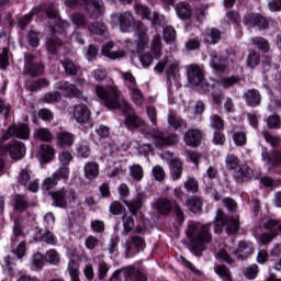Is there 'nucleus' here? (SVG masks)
<instances>
[{
	"label": "nucleus",
	"mask_w": 281,
	"mask_h": 281,
	"mask_svg": "<svg viewBox=\"0 0 281 281\" xmlns=\"http://www.w3.org/2000/svg\"><path fill=\"white\" fill-rule=\"evenodd\" d=\"M154 69L157 71V74H164L165 71L167 76L175 78L181 68L179 66V60H177L175 57H166L158 61Z\"/></svg>",
	"instance_id": "6"
},
{
	"label": "nucleus",
	"mask_w": 281,
	"mask_h": 281,
	"mask_svg": "<svg viewBox=\"0 0 281 281\" xmlns=\"http://www.w3.org/2000/svg\"><path fill=\"white\" fill-rule=\"evenodd\" d=\"M233 254L239 260H245V258H249L254 254V245L247 241H239L238 249L236 251L233 250Z\"/></svg>",
	"instance_id": "26"
},
{
	"label": "nucleus",
	"mask_w": 281,
	"mask_h": 281,
	"mask_svg": "<svg viewBox=\"0 0 281 281\" xmlns=\"http://www.w3.org/2000/svg\"><path fill=\"white\" fill-rule=\"evenodd\" d=\"M124 247L126 256H133L135 251H144L146 249V239L140 235H133L125 243Z\"/></svg>",
	"instance_id": "11"
},
{
	"label": "nucleus",
	"mask_w": 281,
	"mask_h": 281,
	"mask_svg": "<svg viewBox=\"0 0 281 281\" xmlns=\"http://www.w3.org/2000/svg\"><path fill=\"white\" fill-rule=\"evenodd\" d=\"M201 139H203V134L200 130L191 128L184 134V142L187 146H192V148H196V146L201 144Z\"/></svg>",
	"instance_id": "23"
},
{
	"label": "nucleus",
	"mask_w": 281,
	"mask_h": 281,
	"mask_svg": "<svg viewBox=\"0 0 281 281\" xmlns=\"http://www.w3.org/2000/svg\"><path fill=\"white\" fill-rule=\"evenodd\" d=\"M213 225L215 234H222L223 227H225L228 234H236V232L240 229V221L238 217L225 216V213L221 209L216 212Z\"/></svg>",
	"instance_id": "3"
},
{
	"label": "nucleus",
	"mask_w": 281,
	"mask_h": 281,
	"mask_svg": "<svg viewBox=\"0 0 281 281\" xmlns=\"http://www.w3.org/2000/svg\"><path fill=\"white\" fill-rule=\"evenodd\" d=\"M137 271H139V270H136L135 267H133V266L123 268V276L125 278V281H134V280H136Z\"/></svg>",
	"instance_id": "56"
},
{
	"label": "nucleus",
	"mask_w": 281,
	"mask_h": 281,
	"mask_svg": "<svg viewBox=\"0 0 281 281\" xmlns=\"http://www.w3.org/2000/svg\"><path fill=\"white\" fill-rule=\"evenodd\" d=\"M34 239L38 243H46V245H56V235L49 231L44 232L43 229H38Z\"/></svg>",
	"instance_id": "30"
},
{
	"label": "nucleus",
	"mask_w": 281,
	"mask_h": 281,
	"mask_svg": "<svg viewBox=\"0 0 281 281\" xmlns=\"http://www.w3.org/2000/svg\"><path fill=\"white\" fill-rule=\"evenodd\" d=\"M175 38H177V32L172 26H167L164 30V41L166 43H175Z\"/></svg>",
	"instance_id": "58"
},
{
	"label": "nucleus",
	"mask_w": 281,
	"mask_h": 281,
	"mask_svg": "<svg viewBox=\"0 0 281 281\" xmlns=\"http://www.w3.org/2000/svg\"><path fill=\"white\" fill-rule=\"evenodd\" d=\"M261 157L262 161H265L268 166H272V168L281 169V150L274 149L269 153L266 147L261 148Z\"/></svg>",
	"instance_id": "14"
},
{
	"label": "nucleus",
	"mask_w": 281,
	"mask_h": 281,
	"mask_svg": "<svg viewBox=\"0 0 281 281\" xmlns=\"http://www.w3.org/2000/svg\"><path fill=\"white\" fill-rule=\"evenodd\" d=\"M57 186L58 180L54 176L44 179V181L42 182V189L46 191L54 190V188H56Z\"/></svg>",
	"instance_id": "57"
},
{
	"label": "nucleus",
	"mask_w": 281,
	"mask_h": 281,
	"mask_svg": "<svg viewBox=\"0 0 281 281\" xmlns=\"http://www.w3.org/2000/svg\"><path fill=\"white\" fill-rule=\"evenodd\" d=\"M54 207H67L71 201H76V190L71 188H63L50 193Z\"/></svg>",
	"instance_id": "4"
},
{
	"label": "nucleus",
	"mask_w": 281,
	"mask_h": 281,
	"mask_svg": "<svg viewBox=\"0 0 281 281\" xmlns=\"http://www.w3.org/2000/svg\"><path fill=\"white\" fill-rule=\"evenodd\" d=\"M132 94V101L136 106H144V94H142V90L137 86H133L130 88Z\"/></svg>",
	"instance_id": "44"
},
{
	"label": "nucleus",
	"mask_w": 281,
	"mask_h": 281,
	"mask_svg": "<svg viewBox=\"0 0 281 281\" xmlns=\"http://www.w3.org/2000/svg\"><path fill=\"white\" fill-rule=\"evenodd\" d=\"M214 271L223 281H232V272L225 265L215 266Z\"/></svg>",
	"instance_id": "45"
},
{
	"label": "nucleus",
	"mask_w": 281,
	"mask_h": 281,
	"mask_svg": "<svg viewBox=\"0 0 281 281\" xmlns=\"http://www.w3.org/2000/svg\"><path fill=\"white\" fill-rule=\"evenodd\" d=\"M126 209L124 207V204L117 201H113L110 204V212L113 214V216H120Z\"/></svg>",
	"instance_id": "61"
},
{
	"label": "nucleus",
	"mask_w": 281,
	"mask_h": 281,
	"mask_svg": "<svg viewBox=\"0 0 281 281\" xmlns=\"http://www.w3.org/2000/svg\"><path fill=\"white\" fill-rule=\"evenodd\" d=\"M56 142L59 148H71V146H74V142H76V137L69 132H59L57 134Z\"/></svg>",
	"instance_id": "25"
},
{
	"label": "nucleus",
	"mask_w": 281,
	"mask_h": 281,
	"mask_svg": "<svg viewBox=\"0 0 281 281\" xmlns=\"http://www.w3.org/2000/svg\"><path fill=\"white\" fill-rule=\"evenodd\" d=\"M113 47H115L113 42L106 43L102 48L103 56L110 58V60H120V58H124V56H126V52H124V49L111 50Z\"/></svg>",
	"instance_id": "22"
},
{
	"label": "nucleus",
	"mask_w": 281,
	"mask_h": 281,
	"mask_svg": "<svg viewBox=\"0 0 281 281\" xmlns=\"http://www.w3.org/2000/svg\"><path fill=\"white\" fill-rule=\"evenodd\" d=\"M124 124L130 131H133L135 128H142L145 122L142 120V117H139V115L132 113L125 116Z\"/></svg>",
	"instance_id": "29"
},
{
	"label": "nucleus",
	"mask_w": 281,
	"mask_h": 281,
	"mask_svg": "<svg viewBox=\"0 0 281 281\" xmlns=\"http://www.w3.org/2000/svg\"><path fill=\"white\" fill-rule=\"evenodd\" d=\"M86 3V12L90 19H100L104 12V4L102 0H83Z\"/></svg>",
	"instance_id": "15"
},
{
	"label": "nucleus",
	"mask_w": 281,
	"mask_h": 281,
	"mask_svg": "<svg viewBox=\"0 0 281 281\" xmlns=\"http://www.w3.org/2000/svg\"><path fill=\"white\" fill-rule=\"evenodd\" d=\"M176 12L179 19H190L192 16V8L186 2H179L176 7Z\"/></svg>",
	"instance_id": "38"
},
{
	"label": "nucleus",
	"mask_w": 281,
	"mask_h": 281,
	"mask_svg": "<svg viewBox=\"0 0 281 281\" xmlns=\"http://www.w3.org/2000/svg\"><path fill=\"white\" fill-rule=\"evenodd\" d=\"M69 175H70L69 168L68 167H61L53 173V177L57 181H68L69 180Z\"/></svg>",
	"instance_id": "51"
},
{
	"label": "nucleus",
	"mask_w": 281,
	"mask_h": 281,
	"mask_svg": "<svg viewBox=\"0 0 281 281\" xmlns=\"http://www.w3.org/2000/svg\"><path fill=\"white\" fill-rule=\"evenodd\" d=\"M251 175H254V171L247 165H241L234 169V179L237 183H245L247 179H250Z\"/></svg>",
	"instance_id": "24"
},
{
	"label": "nucleus",
	"mask_w": 281,
	"mask_h": 281,
	"mask_svg": "<svg viewBox=\"0 0 281 281\" xmlns=\"http://www.w3.org/2000/svg\"><path fill=\"white\" fill-rule=\"evenodd\" d=\"M30 172H27L25 169H22L18 178L19 183L24 186V188H27L30 192H38V181L34 180L30 182Z\"/></svg>",
	"instance_id": "21"
},
{
	"label": "nucleus",
	"mask_w": 281,
	"mask_h": 281,
	"mask_svg": "<svg viewBox=\"0 0 281 281\" xmlns=\"http://www.w3.org/2000/svg\"><path fill=\"white\" fill-rule=\"evenodd\" d=\"M244 23L245 25H248V27H259L260 30H267V27H269V22L260 14H246Z\"/></svg>",
	"instance_id": "16"
},
{
	"label": "nucleus",
	"mask_w": 281,
	"mask_h": 281,
	"mask_svg": "<svg viewBox=\"0 0 281 281\" xmlns=\"http://www.w3.org/2000/svg\"><path fill=\"white\" fill-rule=\"evenodd\" d=\"M60 63L67 76H78V72L80 71V66H78L70 59H64Z\"/></svg>",
	"instance_id": "36"
},
{
	"label": "nucleus",
	"mask_w": 281,
	"mask_h": 281,
	"mask_svg": "<svg viewBox=\"0 0 281 281\" xmlns=\"http://www.w3.org/2000/svg\"><path fill=\"white\" fill-rule=\"evenodd\" d=\"M175 206V202L164 198L157 201L156 207L159 214L167 216L170 212H172V207Z\"/></svg>",
	"instance_id": "34"
},
{
	"label": "nucleus",
	"mask_w": 281,
	"mask_h": 281,
	"mask_svg": "<svg viewBox=\"0 0 281 281\" xmlns=\"http://www.w3.org/2000/svg\"><path fill=\"white\" fill-rule=\"evenodd\" d=\"M153 52H154L156 58L161 57V37L159 35L154 36Z\"/></svg>",
	"instance_id": "64"
},
{
	"label": "nucleus",
	"mask_w": 281,
	"mask_h": 281,
	"mask_svg": "<svg viewBox=\"0 0 281 281\" xmlns=\"http://www.w3.org/2000/svg\"><path fill=\"white\" fill-rule=\"evenodd\" d=\"M68 272L71 281H80V265L76 260H70L68 263Z\"/></svg>",
	"instance_id": "42"
},
{
	"label": "nucleus",
	"mask_w": 281,
	"mask_h": 281,
	"mask_svg": "<svg viewBox=\"0 0 281 281\" xmlns=\"http://www.w3.org/2000/svg\"><path fill=\"white\" fill-rule=\"evenodd\" d=\"M243 99L246 102L247 106H260V103L262 102V95H260V91L256 90V89H250L247 90L244 95Z\"/></svg>",
	"instance_id": "19"
},
{
	"label": "nucleus",
	"mask_w": 281,
	"mask_h": 281,
	"mask_svg": "<svg viewBox=\"0 0 281 281\" xmlns=\"http://www.w3.org/2000/svg\"><path fill=\"white\" fill-rule=\"evenodd\" d=\"M41 10H43V7H37L34 8L30 14L24 15L21 20H20V27L25 29V26L30 25V22L32 21V16H34V14H38V12H41Z\"/></svg>",
	"instance_id": "52"
},
{
	"label": "nucleus",
	"mask_w": 281,
	"mask_h": 281,
	"mask_svg": "<svg viewBox=\"0 0 281 281\" xmlns=\"http://www.w3.org/2000/svg\"><path fill=\"white\" fill-rule=\"evenodd\" d=\"M204 43L216 45L221 41V31L216 29H206L203 33Z\"/></svg>",
	"instance_id": "31"
},
{
	"label": "nucleus",
	"mask_w": 281,
	"mask_h": 281,
	"mask_svg": "<svg viewBox=\"0 0 281 281\" xmlns=\"http://www.w3.org/2000/svg\"><path fill=\"white\" fill-rule=\"evenodd\" d=\"M74 119L78 124H87L91 120V110L85 103L75 105L72 111Z\"/></svg>",
	"instance_id": "17"
},
{
	"label": "nucleus",
	"mask_w": 281,
	"mask_h": 281,
	"mask_svg": "<svg viewBox=\"0 0 281 281\" xmlns=\"http://www.w3.org/2000/svg\"><path fill=\"white\" fill-rule=\"evenodd\" d=\"M259 65H260V53L256 50H251L247 57V67H250V69H255V67H258Z\"/></svg>",
	"instance_id": "47"
},
{
	"label": "nucleus",
	"mask_w": 281,
	"mask_h": 281,
	"mask_svg": "<svg viewBox=\"0 0 281 281\" xmlns=\"http://www.w3.org/2000/svg\"><path fill=\"white\" fill-rule=\"evenodd\" d=\"M210 227H212V223L201 224L199 222H191L188 225L186 231L187 236L190 238L192 243L191 251L194 256H200L203 251V247L201 245H205L211 243L212 233H210Z\"/></svg>",
	"instance_id": "2"
},
{
	"label": "nucleus",
	"mask_w": 281,
	"mask_h": 281,
	"mask_svg": "<svg viewBox=\"0 0 281 281\" xmlns=\"http://www.w3.org/2000/svg\"><path fill=\"white\" fill-rule=\"evenodd\" d=\"M130 177L134 181H142L144 179V168L140 165H132L130 167Z\"/></svg>",
	"instance_id": "46"
},
{
	"label": "nucleus",
	"mask_w": 281,
	"mask_h": 281,
	"mask_svg": "<svg viewBox=\"0 0 281 281\" xmlns=\"http://www.w3.org/2000/svg\"><path fill=\"white\" fill-rule=\"evenodd\" d=\"M123 221V232L122 235L123 236H128V234H131V232H133V229L135 228V220H133V216L125 214L122 217Z\"/></svg>",
	"instance_id": "40"
},
{
	"label": "nucleus",
	"mask_w": 281,
	"mask_h": 281,
	"mask_svg": "<svg viewBox=\"0 0 281 281\" xmlns=\"http://www.w3.org/2000/svg\"><path fill=\"white\" fill-rule=\"evenodd\" d=\"M188 80L193 87H201L205 77L203 76V69L196 64L187 66Z\"/></svg>",
	"instance_id": "12"
},
{
	"label": "nucleus",
	"mask_w": 281,
	"mask_h": 281,
	"mask_svg": "<svg viewBox=\"0 0 281 281\" xmlns=\"http://www.w3.org/2000/svg\"><path fill=\"white\" fill-rule=\"evenodd\" d=\"M251 43L252 45H256L258 49H261L263 54L269 53V49H271L269 41H267L265 37L255 36L251 38Z\"/></svg>",
	"instance_id": "43"
},
{
	"label": "nucleus",
	"mask_w": 281,
	"mask_h": 281,
	"mask_svg": "<svg viewBox=\"0 0 281 281\" xmlns=\"http://www.w3.org/2000/svg\"><path fill=\"white\" fill-rule=\"evenodd\" d=\"M233 140L237 146H245L247 144V134L245 132H235L233 134Z\"/></svg>",
	"instance_id": "63"
},
{
	"label": "nucleus",
	"mask_w": 281,
	"mask_h": 281,
	"mask_svg": "<svg viewBox=\"0 0 281 281\" xmlns=\"http://www.w3.org/2000/svg\"><path fill=\"white\" fill-rule=\"evenodd\" d=\"M112 25H120L121 32H131V27L135 25V18L132 12L113 13L111 15Z\"/></svg>",
	"instance_id": "8"
},
{
	"label": "nucleus",
	"mask_w": 281,
	"mask_h": 281,
	"mask_svg": "<svg viewBox=\"0 0 281 281\" xmlns=\"http://www.w3.org/2000/svg\"><path fill=\"white\" fill-rule=\"evenodd\" d=\"M34 137L35 139H40L41 142H54V134H52V132H49V130L45 127H40L35 130Z\"/></svg>",
	"instance_id": "37"
},
{
	"label": "nucleus",
	"mask_w": 281,
	"mask_h": 281,
	"mask_svg": "<svg viewBox=\"0 0 281 281\" xmlns=\"http://www.w3.org/2000/svg\"><path fill=\"white\" fill-rule=\"evenodd\" d=\"M88 30L91 34L102 35L106 32V25L102 22H93L92 24L88 25Z\"/></svg>",
	"instance_id": "50"
},
{
	"label": "nucleus",
	"mask_w": 281,
	"mask_h": 281,
	"mask_svg": "<svg viewBox=\"0 0 281 281\" xmlns=\"http://www.w3.org/2000/svg\"><path fill=\"white\" fill-rule=\"evenodd\" d=\"M187 207L193 212V214H196L203 209V200H201V198L193 196L187 201Z\"/></svg>",
	"instance_id": "39"
},
{
	"label": "nucleus",
	"mask_w": 281,
	"mask_h": 281,
	"mask_svg": "<svg viewBox=\"0 0 281 281\" xmlns=\"http://www.w3.org/2000/svg\"><path fill=\"white\" fill-rule=\"evenodd\" d=\"M144 199H146V194L144 192H138L135 198H133L131 201L123 200V203L126 204L130 212L136 216L137 211L144 206Z\"/></svg>",
	"instance_id": "20"
},
{
	"label": "nucleus",
	"mask_w": 281,
	"mask_h": 281,
	"mask_svg": "<svg viewBox=\"0 0 281 281\" xmlns=\"http://www.w3.org/2000/svg\"><path fill=\"white\" fill-rule=\"evenodd\" d=\"M85 246L87 249L93 250L97 247H100V239L95 236L90 235L85 239Z\"/></svg>",
	"instance_id": "62"
},
{
	"label": "nucleus",
	"mask_w": 281,
	"mask_h": 281,
	"mask_svg": "<svg viewBox=\"0 0 281 281\" xmlns=\"http://www.w3.org/2000/svg\"><path fill=\"white\" fill-rule=\"evenodd\" d=\"M56 157V149L48 144H42L40 146L37 158L40 159L41 164H49V161H54Z\"/></svg>",
	"instance_id": "18"
},
{
	"label": "nucleus",
	"mask_w": 281,
	"mask_h": 281,
	"mask_svg": "<svg viewBox=\"0 0 281 281\" xmlns=\"http://www.w3.org/2000/svg\"><path fill=\"white\" fill-rule=\"evenodd\" d=\"M147 139H151L154 146L156 148H166V146H173V144H179V135L170 134L166 136V134L161 132H156L154 134H146Z\"/></svg>",
	"instance_id": "7"
},
{
	"label": "nucleus",
	"mask_w": 281,
	"mask_h": 281,
	"mask_svg": "<svg viewBox=\"0 0 281 281\" xmlns=\"http://www.w3.org/2000/svg\"><path fill=\"white\" fill-rule=\"evenodd\" d=\"M134 10L136 14H139L143 19H147L149 21L151 19L153 13L150 12V9L144 4H135Z\"/></svg>",
	"instance_id": "53"
},
{
	"label": "nucleus",
	"mask_w": 281,
	"mask_h": 281,
	"mask_svg": "<svg viewBox=\"0 0 281 281\" xmlns=\"http://www.w3.org/2000/svg\"><path fill=\"white\" fill-rule=\"evenodd\" d=\"M171 179L172 181H179L181 175H183V164L179 159H172L170 161Z\"/></svg>",
	"instance_id": "33"
},
{
	"label": "nucleus",
	"mask_w": 281,
	"mask_h": 281,
	"mask_svg": "<svg viewBox=\"0 0 281 281\" xmlns=\"http://www.w3.org/2000/svg\"><path fill=\"white\" fill-rule=\"evenodd\" d=\"M210 58V67H212L214 71L223 74V71L227 70V66L223 63V59H221L216 53L211 54Z\"/></svg>",
	"instance_id": "32"
},
{
	"label": "nucleus",
	"mask_w": 281,
	"mask_h": 281,
	"mask_svg": "<svg viewBox=\"0 0 281 281\" xmlns=\"http://www.w3.org/2000/svg\"><path fill=\"white\" fill-rule=\"evenodd\" d=\"M95 93L100 100H103L108 109H121L124 115H131L133 113L131 104H128L126 100L120 99V90L117 89V86L110 85L105 88L97 86Z\"/></svg>",
	"instance_id": "1"
},
{
	"label": "nucleus",
	"mask_w": 281,
	"mask_h": 281,
	"mask_svg": "<svg viewBox=\"0 0 281 281\" xmlns=\"http://www.w3.org/2000/svg\"><path fill=\"white\" fill-rule=\"evenodd\" d=\"M150 41L148 40V35L146 32L142 31L138 33V38H137V47L139 49H146L148 47Z\"/></svg>",
	"instance_id": "60"
},
{
	"label": "nucleus",
	"mask_w": 281,
	"mask_h": 281,
	"mask_svg": "<svg viewBox=\"0 0 281 281\" xmlns=\"http://www.w3.org/2000/svg\"><path fill=\"white\" fill-rule=\"evenodd\" d=\"M46 47L49 54L56 55L58 54L60 47H63V41H60V38L53 37L50 40H47Z\"/></svg>",
	"instance_id": "41"
},
{
	"label": "nucleus",
	"mask_w": 281,
	"mask_h": 281,
	"mask_svg": "<svg viewBox=\"0 0 281 281\" xmlns=\"http://www.w3.org/2000/svg\"><path fill=\"white\" fill-rule=\"evenodd\" d=\"M225 164L228 170H236V168L240 167V159H238L234 154H231L226 157Z\"/></svg>",
	"instance_id": "54"
},
{
	"label": "nucleus",
	"mask_w": 281,
	"mask_h": 281,
	"mask_svg": "<svg viewBox=\"0 0 281 281\" xmlns=\"http://www.w3.org/2000/svg\"><path fill=\"white\" fill-rule=\"evenodd\" d=\"M44 10L48 19H55V21H58V25H63V27H69V22L60 20L56 4L47 3L44 5Z\"/></svg>",
	"instance_id": "28"
},
{
	"label": "nucleus",
	"mask_w": 281,
	"mask_h": 281,
	"mask_svg": "<svg viewBox=\"0 0 281 281\" xmlns=\"http://www.w3.org/2000/svg\"><path fill=\"white\" fill-rule=\"evenodd\" d=\"M10 137L30 139V126L25 123L9 126L7 133L2 136V142H8Z\"/></svg>",
	"instance_id": "9"
},
{
	"label": "nucleus",
	"mask_w": 281,
	"mask_h": 281,
	"mask_svg": "<svg viewBox=\"0 0 281 281\" xmlns=\"http://www.w3.org/2000/svg\"><path fill=\"white\" fill-rule=\"evenodd\" d=\"M45 267V256L41 252H36L31 257V269L33 271H43Z\"/></svg>",
	"instance_id": "35"
},
{
	"label": "nucleus",
	"mask_w": 281,
	"mask_h": 281,
	"mask_svg": "<svg viewBox=\"0 0 281 281\" xmlns=\"http://www.w3.org/2000/svg\"><path fill=\"white\" fill-rule=\"evenodd\" d=\"M83 175L86 179H89V181L98 179V177L100 176V165L95 161H88L83 166Z\"/></svg>",
	"instance_id": "27"
},
{
	"label": "nucleus",
	"mask_w": 281,
	"mask_h": 281,
	"mask_svg": "<svg viewBox=\"0 0 281 281\" xmlns=\"http://www.w3.org/2000/svg\"><path fill=\"white\" fill-rule=\"evenodd\" d=\"M109 269H111V267L105 261H100L98 263V278H99V280H104V278H106V276L109 273Z\"/></svg>",
	"instance_id": "59"
},
{
	"label": "nucleus",
	"mask_w": 281,
	"mask_h": 281,
	"mask_svg": "<svg viewBox=\"0 0 281 281\" xmlns=\"http://www.w3.org/2000/svg\"><path fill=\"white\" fill-rule=\"evenodd\" d=\"M71 21L74 25H76V27H80L81 30H85V27H87V16H85V14L82 13H74L71 15Z\"/></svg>",
	"instance_id": "48"
},
{
	"label": "nucleus",
	"mask_w": 281,
	"mask_h": 281,
	"mask_svg": "<svg viewBox=\"0 0 281 281\" xmlns=\"http://www.w3.org/2000/svg\"><path fill=\"white\" fill-rule=\"evenodd\" d=\"M45 71V66L41 61H36V57L32 54L24 55V69L23 76H30L31 78H36V76H43Z\"/></svg>",
	"instance_id": "5"
},
{
	"label": "nucleus",
	"mask_w": 281,
	"mask_h": 281,
	"mask_svg": "<svg viewBox=\"0 0 281 281\" xmlns=\"http://www.w3.org/2000/svg\"><path fill=\"white\" fill-rule=\"evenodd\" d=\"M4 149L7 153H9L11 159L13 161H19V159H23L25 157V143L21 140L13 139L9 142L5 146Z\"/></svg>",
	"instance_id": "10"
},
{
	"label": "nucleus",
	"mask_w": 281,
	"mask_h": 281,
	"mask_svg": "<svg viewBox=\"0 0 281 281\" xmlns=\"http://www.w3.org/2000/svg\"><path fill=\"white\" fill-rule=\"evenodd\" d=\"M211 128H215V131H223L225 128V121L217 114H213L210 117Z\"/></svg>",
	"instance_id": "49"
},
{
	"label": "nucleus",
	"mask_w": 281,
	"mask_h": 281,
	"mask_svg": "<svg viewBox=\"0 0 281 281\" xmlns=\"http://www.w3.org/2000/svg\"><path fill=\"white\" fill-rule=\"evenodd\" d=\"M46 262L49 265H58L60 262V255L54 249H50L45 252Z\"/></svg>",
	"instance_id": "55"
},
{
	"label": "nucleus",
	"mask_w": 281,
	"mask_h": 281,
	"mask_svg": "<svg viewBox=\"0 0 281 281\" xmlns=\"http://www.w3.org/2000/svg\"><path fill=\"white\" fill-rule=\"evenodd\" d=\"M57 88L59 91H63L64 95L67 98H77L78 100H83V102H87V98H85V94H82V91L76 87V85L70 83L68 81H60L57 85Z\"/></svg>",
	"instance_id": "13"
}]
</instances>
